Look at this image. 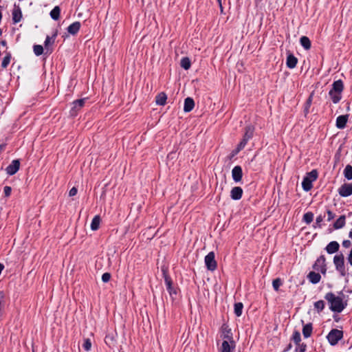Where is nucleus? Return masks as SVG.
<instances>
[{"label": "nucleus", "mask_w": 352, "mask_h": 352, "mask_svg": "<svg viewBox=\"0 0 352 352\" xmlns=\"http://www.w3.org/2000/svg\"><path fill=\"white\" fill-rule=\"evenodd\" d=\"M325 300L329 304V309L335 313H341L347 306V302L344 301L340 296H336L332 292H328L324 296Z\"/></svg>", "instance_id": "f257e3e1"}, {"label": "nucleus", "mask_w": 352, "mask_h": 352, "mask_svg": "<svg viewBox=\"0 0 352 352\" xmlns=\"http://www.w3.org/2000/svg\"><path fill=\"white\" fill-rule=\"evenodd\" d=\"M162 272L163 274V277L164 278V282L166 285V289L168 291V293L170 296V297L174 299V296L177 295V289L173 287L172 284V280L171 278L168 275V271L167 268L166 267H162Z\"/></svg>", "instance_id": "f03ea898"}, {"label": "nucleus", "mask_w": 352, "mask_h": 352, "mask_svg": "<svg viewBox=\"0 0 352 352\" xmlns=\"http://www.w3.org/2000/svg\"><path fill=\"white\" fill-rule=\"evenodd\" d=\"M343 337V331L336 329H331L327 336V339L331 346L336 345Z\"/></svg>", "instance_id": "7ed1b4c3"}, {"label": "nucleus", "mask_w": 352, "mask_h": 352, "mask_svg": "<svg viewBox=\"0 0 352 352\" xmlns=\"http://www.w3.org/2000/svg\"><path fill=\"white\" fill-rule=\"evenodd\" d=\"M333 263L335 265L336 270L340 273V276H345L346 272L344 267V257L342 253L334 256Z\"/></svg>", "instance_id": "20e7f679"}, {"label": "nucleus", "mask_w": 352, "mask_h": 352, "mask_svg": "<svg viewBox=\"0 0 352 352\" xmlns=\"http://www.w3.org/2000/svg\"><path fill=\"white\" fill-rule=\"evenodd\" d=\"M316 271L320 272L322 274L327 272L326 258L324 255H320L315 261L312 266Z\"/></svg>", "instance_id": "39448f33"}, {"label": "nucleus", "mask_w": 352, "mask_h": 352, "mask_svg": "<svg viewBox=\"0 0 352 352\" xmlns=\"http://www.w3.org/2000/svg\"><path fill=\"white\" fill-rule=\"evenodd\" d=\"M205 263L208 270L214 271L217 268V262L214 258V253L209 252L205 257Z\"/></svg>", "instance_id": "423d86ee"}, {"label": "nucleus", "mask_w": 352, "mask_h": 352, "mask_svg": "<svg viewBox=\"0 0 352 352\" xmlns=\"http://www.w3.org/2000/svg\"><path fill=\"white\" fill-rule=\"evenodd\" d=\"M338 194L342 197H347L352 195V184L344 183L338 188Z\"/></svg>", "instance_id": "0eeeda50"}, {"label": "nucleus", "mask_w": 352, "mask_h": 352, "mask_svg": "<svg viewBox=\"0 0 352 352\" xmlns=\"http://www.w3.org/2000/svg\"><path fill=\"white\" fill-rule=\"evenodd\" d=\"M235 348L234 342H228V340H223L221 346L219 349V352H234Z\"/></svg>", "instance_id": "6e6552de"}, {"label": "nucleus", "mask_w": 352, "mask_h": 352, "mask_svg": "<svg viewBox=\"0 0 352 352\" xmlns=\"http://www.w3.org/2000/svg\"><path fill=\"white\" fill-rule=\"evenodd\" d=\"M19 167H20L19 160H14L12 162V163L8 166H7L6 170L8 175H13L19 170Z\"/></svg>", "instance_id": "1a4fd4ad"}, {"label": "nucleus", "mask_w": 352, "mask_h": 352, "mask_svg": "<svg viewBox=\"0 0 352 352\" xmlns=\"http://www.w3.org/2000/svg\"><path fill=\"white\" fill-rule=\"evenodd\" d=\"M86 99L76 100L72 103V107L71 109V114L75 116L78 111L80 110L85 104Z\"/></svg>", "instance_id": "9d476101"}, {"label": "nucleus", "mask_w": 352, "mask_h": 352, "mask_svg": "<svg viewBox=\"0 0 352 352\" xmlns=\"http://www.w3.org/2000/svg\"><path fill=\"white\" fill-rule=\"evenodd\" d=\"M349 118V115H341L337 117L336 121V126L339 129H343L345 128Z\"/></svg>", "instance_id": "9b49d317"}, {"label": "nucleus", "mask_w": 352, "mask_h": 352, "mask_svg": "<svg viewBox=\"0 0 352 352\" xmlns=\"http://www.w3.org/2000/svg\"><path fill=\"white\" fill-rule=\"evenodd\" d=\"M339 248L340 244L338 243V242L336 241H332L327 245L324 250L328 254H332L337 252L339 250Z\"/></svg>", "instance_id": "f8f14e48"}, {"label": "nucleus", "mask_w": 352, "mask_h": 352, "mask_svg": "<svg viewBox=\"0 0 352 352\" xmlns=\"http://www.w3.org/2000/svg\"><path fill=\"white\" fill-rule=\"evenodd\" d=\"M243 175L242 168L240 166H236L232 170V177L235 182H239L241 180Z\"/></svg>", "instance_id": "ddd939ff"}, {"label": "nucleus", "mask_w": 352, "mask_h": 352, "mask_svg": "<svg viewBox=\"0 0 352 352\" xmlns=\"http://www.w3.org/2000/svg\"><path fill=\"white\" fill-rule=\"evenodd\" d=\"M243 190L239 186L234 187L230 192V197L234 200H239L241 198Z\"/></svg>", "instance_id": "4468645a"}, {"label": "nucleus", "mask_w": 352, "mask_h": 352, "mask_svg": "<svg viewBox=\"0 0 352 352\" xmlns=\"http://www.w3.org/2000/svg\"><path fill=\"white\" fill-rule=\"evenodd\" d=\"M307 279L312 284H317L320 281L321 276L319 273L311 271L307 275Z\"/></svg>", "instance_id": "2eb2a0df"}, {"label": "nucleus", "mask_w": 352, "mask_h": 352, "mask_svg": "<svg viewBox=\"0 0 352 352\" xmlns=\"http://www.w3.org/2000/svg\"><path fill=\"white\" fill-rule=\"evenodd\" d=\"M22 19V13L19 6H14L12 11V20L14 23H19Z\"/></svg>", "instance_id": "dca6fc26"}, {"label": "nucleus", "mask_w": 352, "mask_h": 352, "mask_svg": "<svg viewBox=\"0 0 352 352\" xmlns=\"http://www.w3.org/2000/svg\"><path fill=\"white\" fill-rule=\"evenodd\" d=\"M221 337L223 339V340H228V342H234L232 339V333L231 332V330L228 329V327L222 328Z\"/></svg>", "instance_id": "f3484780"}, {"label": "nucleus", "mask_w": 352, "mask_h": 352, "mask_svg": "<svg viewBox=\"0 0 352 352\" xmlns=\"http://www.w3.org/2000/svg\"><path fill=\"white\" fill-rule=\"evenodd\" d=\"M298 63V58L293 54H287V67L294 68Z\"/></svg>", "instance_id": "a211bd4d"}, {"label": "nucleus", "mask_w": 352, "mask_h": 352, "mask_svg": "<svg viewBox=\"0 0 352 352\" xmlns=\"http://www.w3.org/2000/svg\"><path fill=\"white\" fill-rule=\"evenodd\" d=\"M344 89V84L342 80H338L333 82L332 89L330 91L342 93Z\"/></svg>", "instance_id": "6ab92c4d"}, {"label": "nucleus", "mask_w": 352, "mask_h": 352, "mask_svg": "<svg viewBox=\"0 0 352 352\" xmlns=\"http://www.w3.org/2000/svg\"><path fill=\"white\" fill-rule=\"evenodd\" d=\"M195 106L194 100L191 98H186L184 100V110L185 112L190 111Z\"/></svg>", "instance_id": "aec40b11"}, {"label": "nucleus", "mask_w": 352, "mask_h": 352, "mask_svg": "<svg viewBox=\"0 0 352 352\" xmlns=\"http://www.w3.org/2000/svg\"><path fill=\"white\" fill-rule=\"evenodd\" d=\"M80 23L78 21H76L72 23L68 28L67 31L71 34H76L80 30Z\"/></svg>", "instance_id": "412c9836"}, {"label": "nucleus", "mask_w": 352, "mask_h": 352, "mask_svg": "<svg viewBox=\"0 0 352 352\" xmlns=\"http://www.w3.org/2000/svg\"><path fill=\"white\" fill-rule=\"evenodd\" d=\"M300 43L302 45V47L305 50H309L311 48V41L306 36H302L300 37Z\"/></svg>", "instance_id": "4be33fe9"}, {"label": "nucleus", "mask_w": 352, "mask_h": 352, "mask_svg": "<svg viewBox=\"0 0 352 352\" xmlns=\"http://www.w3.org/2000/svg\"><path fill=\"white\" fill-rule=\"evenodd\" d=\"M346 217L344 215H341L333 223V227L336 230L342 228L346 223Z\"/></svg>", "instance_id": "5701e85b"}, {"label": "nucleus", "mask_w": 352, "mask_h": 352, "mask_svg": "<svg viewBox=\"0 0 352 352\" xmlns=\"http://www.w3.org/2000/svg\"><path fill=\"white\" fill-rule=\"evenodd\" d=\"M329 95L334 104L338 103L342 98V93L330 91Z\"/></svg>", "instance_id": "b1692460"}, {"label": "nucleus", "mask_w": 352, "mask_h": 352, "mask_svg": "<svg viewBox=\"0 0 352 352\" xmlns=\"http://www.w3.org/2000/svg\"><path fill=\"white\" fill-rule=\"evenodd\" d=\"M313 327L311 323L306 324L302 327V334L305 338H308L311 336L312 333Z\"/></svg>", "instance_id": "393cba45"}, {"label": "nucleus", "mask_w": 352, "mask_h": 352, "mask_svg": "<svg viewBox=\"0 0 352 352\" xmlns=\"http://www.w3.org/2000/svg\"><path fill=\"white\" fill-rule=\"evenodd\" d=\"M313 187V184L309 179L304 177L302 182V188L305 192L309 191Z\"/></svg>", "instance_id": "a878e982"}, {"label": "nucleus", "mask_w": 352, "mask_h": 352, "mask_svg": "<svg viewBox=\"0 0 352 352\" xmlns=\"http://www.w3.org/2000/svg\"><path fill=\"white\" fill-rule=\"evenodd\" d=\"M167 97L165 93H160L155 98L156 103L159 105H164L166 104Z\"/></svg>", "instance_id": "bb28decb"}, {"label": "nucleus", "mask_w": 352, "mask_h": 352, "mask_svg": "<svg viewBox=\"0 0 352 352\" xmlns=\"http://www.w3.org/2000/svg\"><path fill=\"white\" fill-rule=\"evenodd\" d=\"M312 99H313V94H311L309 98L307 99L306 102L305 104L304 107V114L305 116L309 113V109L312 103Z\"/></svg>", "instance_id": "cd10ccee"}, {"label": "nucleus", "mask_w": 352, "mask_h": 352, "mask_svg": "<svg viewBox=\"0 0 352 352\" xmlns=\"http://www.w3.org/2000/svg\"><path fill=\"white\" fill-rule=\"evenodd\" d=\"M343 174L344 177L348 180L352 179V166L348 164L345 166Z\"/></svg>", "instance_id": "c85d7f7f"}, {"label": "nucleus", "mask_w": 352, "mask_h": 352, "mask_svg": "<svg viewBox=\"0 0 352 352\" xmlns=\"http://www.w3.org/2000/svg\"><path fill=\"white\" fill-rule=\"evenodd\" d=\"M100 223V218L98 215H96L92 219L91 223V229L92 230H97L99 228Z\"/></svg>", "instance_id": "c756f323"}, {"label": "nucleus", "mask_w": 352, "mask_h": 352, "mask_svg": "<svg viewBox=\"0 0 352 352\" xmlns=\"http://www.w3.org/2000/svg\"><path fill=\"white\" fill-rule=\"evenodd\" d=\"M318 177V173L316 169H314L310 172L307 173L305 176V177L309 179V180H311L312 183L317 179Z\"/></svg>", "instance_id": "7c9ffc66"}, {"label": "nucleus", "mask_w": 352, "mask_h": 352, "mask_svg": "<svg viewBox=\"0 0 352 352\" xmlns=\"http://www.w3.org/2000/svg\"><path fill=\"white\" fill-rule=\"evenodd\" d=\"M254 131V128L252 125H248L245 127V134L243 135L244 138L250 140L253 135Z\"/></svg>", "instance_id": "2f4dec72"}, {"label": "nucleus", "mask_w": 352, "mask_h": 352, "mask_svg": "<svg viewBox=\"0 0 352 352\" xmlns=\"http://www.w3.org/2000/svg\"><path fill=\"white\" fill-rule=\"evenodd\" d=\"M60 10L58 6H55L50 12V16L54 20H58L60 16Z\"/></svg>", "instance_id": "473e14b6"}, {"label": "nucleus", "mask_w": 352, "mask_h": 352, "mask_svg": "<svg viewBox=\"0 0 352 352\" xmlns=\"http://www.w3.org/2000/svg\"><path fill=\"white\" fill-rule=\"evenodd\" d=\"M314 306L317 312L320 313L324 309L325 304L322 300H320L315 302Z\"/></svg>", "instance_id": "72a5a7b5"}, {"label": "nucleus", "mask_w": 352, "mask_h": 352, "mask_svg": "<svg viewBox=\"0 0 352 352\" xmlns=\"http://www.w3.org/2000/svg\"><path fill=\"white\" fill-rule=\"evenodd\" d=\"M314 214L311 212H307L303 215V221L309 224L313 221Z\"/></svg>", "instance_id": "f704fd0d"}, {"label": "nucleus", "mask_w": 352, "mask_h": 352, "mask_svg": "<svg viewBox=\"0 0 352 352\" xmlns=\"http://www.w3.org/2000/svg\"><path fill=\"white\" fill-rule=\"evenodd\" d=\"M191 63L188 58L184 57L181 60V67L187 70L190 67Z\"/></svg>", "instance_id": "c9c22d12"}, {"label": "nucleus", "mask_w": 352, "mask_h": 352, "mask_svg": "<svg viewBox=\"0 0 352 352\" xmlns=\"http://www.w3.org/2000/svg\"><path fill=\"white\" fill-rule=\"evenodd\" d=\"M248 139L245 138H243L242 140L240 142V143L238 144L236 150L234 151V153H238L241 150H242L246 145L247 142H248Z\"/></svg>", "instance_id": "e433bc0d"}, {"label": "nucleus", "mask_w": 352, "mask_h": 352, "mask_svg": "<svg viewBox=\"0 0 352 352\" xmlns=\"http://www.w3.org/2000/svg\"><path fill=\"white\" fill-rule=\"evenodd\" d=\"M243 305L242 302H236L234 304V314L237 316H241L242 314V310Z\"/></svg>", "instance_id": "4c0bfd02"}, {"label": "nucleus", "mask_w": 352, "mask_h": 352, "mask_svg": "<svg viewBox=\"0 0 352 352\" xmlns=\"http://www.w3.org/2000/svg\"><path fill=\"white\" fill-rule=\"evenodd\" d=\"M324 217H325L324 214H323V215L320 214V215L317 216V217L316 219L315 224L314 225V228H321L322 227L321 223L323 221V219Z\"/></svg>", "instance_id": "58836bf2"}, {"label": "nucleus", "mask_w": 352, "mask_h": 352, "mask_svg": "<svg viewBox=\"0 0 352 352\" xmlns=\"http://www.w3.org/2000/svg\"><path fill=\"white\" fill-rule=\"evenodd\" d=\"M283 281L280 278H276L273 280L272 285L276 291L278 290L280 285H283Z\"/></svg>", "instance_id": "ea45409f"}, {"label": "nucleus", "mask_w": 352, "mask_h": 352, "mask_svg": "<svg viewBox=\"0 0 352 352\" xmlns=\"http://www.w3.org/2000/svg\"><path fill=\"white\" fill-rule=\"evenodd\" d=\"M296 352H305L307 349V344L305 343H300L299 344H296Z\"/></svg>", "instance_id": "a19ab883"}, {"label": "nucleus", "mask_w": 352, "mask_h": 352, "mask_svg": "<svg viewBox=\"0 0 352 352\" xmlns=\"http://www.w3.org/2000/svg\"><path fill=\"white\" fill-rule=\"evenodd\" d=\"M34 52L36 56H40L43 52V47L42 45H36L34 46Z\"/></svg>", "instance_id": "79ce46f5"}, {"label": "nucleus", "mask_w": 352, "mask_h": 352, "mask_svg": "<svg viewBox=\"0 0 352 352\" xmlns=\"http://www.w3.org/2000/svg\"><path fill=\"white\" fill-rule=\"evenodd\" d=\"M82 347L85 349V351H88L91 348V342L89 338H85L84 340V343L82 344Z\"/></svg>", "instance_id": "37998d69"}, {"label": "nucleus", "mask_w": 352, "mask_h": 352, "mask_svg": "<svg viewBox=\"0 0 352 352\" xmlns=\"http://www.w3.org/2000/svg\"><path fill=\"white\" fill-rule=\"evenodd\" d=\"M292 339L296 344H299L300 343H301L300 333L298 331H295L293 335Z\"/></svg>", "instance_id": "c03bdc74"}, {"label": "nucleus", "mask_w": 352, "mask_h": 352, "mask_svg": "<svg viewBox=\"0 0 352 352\" xmlns=\"http://www.w3.org/2000/svg\"><path fill=\"white\" fill-rule=\"evenodd\" d=\"M54 38L53 37H50L49 36H47L46 37V39L45 41V47L46 50L49 51V49H48L49 46L50 45H52V43H54Z\"/></svg>", "instance_id": "a18cd8bd"}, {"label": "nucleus", "mask_w": 352, "mask_h": 352, "mask_svg": "<svg viewBox=\"0 0 352 352\" xmlns=\"http://www.w3.org/2000/svg\"><path fill=\"white\" fill-rule=\"evenodd\" d=\"M10 58H11L10 54H8L3 58L2 63H1L2 67L6 68L9 65V63L10 62Z\"/></svg>", "instance_id": "49530a36"}, {"label": "nucleus", "mask_w": 352, "mask_h": 352, "mask_svg": "<svg viewBox=\"0 0 352 352\" xmlns=\"http://www.w3.org/2000/svg\"><path fill=\"white\" fill-rule=\"evenodd\" d=\"M111 278V274L109 273H104L102 276V280L104 283H107Z\"/></svg>", "instance_id": "de8ad7c7"}, {"label": "nucleus", "mask_w": 352, "mask_h": 352, "mask_svg": "<svg viewBox=\"0 0 352 352\" xmlns=\"http://www.w3.org/2000/svg\"><path fill=\"white\" fill-rule=\"evenodd\" d=\"M327 221H331L332 219H333L335 218V214L331 211L330 210H327Z\"/></svg>", "instance_id": "09e8293b"}, {"label": "nucleus", "mask_w": 352, "mask_h": 352, "mask_svg": "<svg viewBox=\"0 0 352 352\" xmlns=\"http://www.w3.org/2000/svg\"><path fill=\"white\" fill-rule=\"evenodd\" d=\"M4 194L6 197H9L11 194L12 188L10 186H5L4 187Z\"/></svg>", "instance_id": "8fccbe9b"}, {"label": "nucleus", "mask_w": 352, "mask_h": 352, "mask_svg": "<svg viewBox=\"0 0 352 352\" xmlns=\"http://www.w3.org/2000/svg\"><path fill=\"white\" fill-rule=\"evenodd\" d=\"M351 245V242L349 240H344L342 241V246L345 248H348Z\"/></svg>", "instance_id": "3c124183"}, {"label": "nucleus", "mask_w": 352, "mask_h": 352, "mask_svg": "<svg viewBox=\"0 0 352 352\" xmlns=\"http://www.w3.org/2000/svg\"><path fill=\"white\" fill-rule=\"evenodd\" d=\"M77 193V189L75 188V187H73L72 188H71V190H69V195L70 197H72V196H74L76 195Z\"/></svg>", "instance_id": "603ef678"}, {"label": "nucleus", "mask_w": 352, "mask_h": 352, "mask_svg": "<svg viewBox=\"0 0 352 352\" xmlns=\"http://www.w3.org/2000/svg\"><path fill=\"white\" fill-rule=\"evenodd\" d=\"M347 259H348L349 264L352 266V249L351 250V251L348 255Z\"/></svg>", "instance_id": "864d4df0"}, {"label": "nucleus", "mask_w": 352, "mask_h": 352, "mask_svg": "<svg viewBox=\"0 0 352 352\" xmlns=\"http://www.w3.org/2000/svg\"><path fill=\"white\" fill-rule=\"evenodd\" d=\"M3 298H4V294L2 292H0V301L3 302Z\"/></svg>", "instance_id": "5fc2aeb1"}, {"label": "nucleus", "mask_w": 352, "mask_h": 352, "mask_svg": "<svg viewBox=\"0 0 352 352\" xmlns=\"http://www.w3.org/2000/svg\"><path fill=\"white\" fill-rule=\"evenodd\" d=\"M217 1L219 3V5L220 6L221 10H223V7H222L221 0H217Z\"/></svg>", "instance_id": "6e6d98bb"}, {"label": "nucleus", "mask_w": 352, "mask_h": 352, "mask_svg": "<svg viewBox=\"0 0 352 352\" xmlns=\"http://www.w3.org/2000/svg\"><path fill=\"white\" fill-rule=\"evenodd\" d=\"M0 45H3V46H6V42L5 41H1L0 42Z\"/></svg>", "instance_id": "4d7b16f0"}, {"label": "nucleus", "mask_w": 352, "mask_h": 352, "mask_svg": "<svg viewBox=\"0 0 352 352\" xmlns=\"http://www.w3.org/2000/svg\"><path fill=\"white\" fill-rule=\"evenodd\" d=\"M349 237L352 239V229L350 230V232L349 233Z\"/></svg>", "instance_id": "13d9d810"}, {"label": "nucleus", "mask_w": 352, "mask_h": 352, "mask_svg": "<svg viewBox=\"0 0 352 352\" xmlns=\"http://www.w3.org/2000/svg\"><path fill=\"white\" fill-rule=\"evenodd\" d=\"M291 348H292V344H287V351H288Z\"/></svg>", "instance_id": "bf43d9fd"}, {"label": "nucleus", "mask_w": 352, "mask_h": 352, "mask_svg": "<svg viewBox=\"0 0 352 352\" xmlns=\"http://www.w3.org/2000/svg\"><path fill=\"white\" fill-rule=\"evenodd\" d=\"M3 302H1L0 301V310H1L2 307H3Z\"/></svg>", "instance_id": "052dcab7"}, {"label": "nucleus", "mask_w": 352, "mask_h": 352, "mask_svg": "<svg viewBox=\"0 0 352 352\" xmlns=\"http://www.w3.org/2000/svg\"><path fill=\"white\" fill-rule=\"evenodd\" d=\"M1 34H2V31H1V30L0 29V36L1 35Z\"/></svg>", "instance_id": "680f3d73"}, {"label": "nucleus", "mask_w": 352, "mask_h": 352, "mask_svg": "<svg viewBox=\"0 0 352 352\" xmlns=\"http://www.w3.org/2000/svg\"><path fill=\"white\" fill-rule=\"evenodd\" d=\"M1 316V310H0V316Z\"/></svg>", "instance_id": "e2e57ef3"}, {"label": "nucleus", "mask_w": 352, "mask_h": 352, "mask_svg": "<svg viewBox=\"0 0 352 352\" xmlns=\"http://www.w3.org/2000/svg\"><path fill=\"white\" fill-rule=\"evenodd\" d=\"M351 225H352V222H351Z\"/></svg>", "instance_id": "0e129e2a"}, {"label": "nucleus", "mask_w": 352, "mask_h": 352, "mask_svg": "<svg viewBox=\"0 0 352 352\" xmlns=\"http://www.w3.org/2000/svg\"><path fill=\"white\" fill-rule=\"evenodd\" d=\"M351 292H352V291Z\"/></svg>", "instance_id": "69168bd1"}]
</instances>
